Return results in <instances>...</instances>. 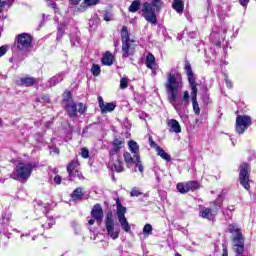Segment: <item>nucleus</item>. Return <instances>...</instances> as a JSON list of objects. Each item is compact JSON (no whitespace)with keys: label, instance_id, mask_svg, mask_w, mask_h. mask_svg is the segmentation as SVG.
<instances>
[{"label":"nucleus","instance_id":"obj_1","mask_svg":"<svg viewBox=\"0 0 256 256\" xmlns=\"http://www.w3.org/2000/svg\"><path fill=\"white\" fill-rule=\"evenodd\" d=\"M181 89H183V78L181 77V73L172 70L168 74L166 93L169 103H171L177 112H179V107L177 106V97Z\"/></svg>","mask_w":256,"mask_h":256},{"label":"nucleus","instance_id":"obj_2","mask_svg":"<svg viewBox=\"0 0 256 256\" xmlns=\"http://www.w3.org/2000/svg\"><path fill=\"white\" fill-rule=\"evenodd\" d=\"M15 45L20 51L21 55L18 57L13 56L10 58V63H21V61H25L29 54L33 51V36L29 33H21L15 37Z\"/></svg>","mask_w":256,"mask_h":256},{"label":"nucleus","instance_id":"obj_3","mask_svg":"<svg viewBox=\"0 0 256 256\" xmlns=\"http://www.w3.org/2000/svg\"><path fill=\"white\" fill-rule=\"evenodd\" d=\"M37 167L33 162H19L10 174L11 179L15 181H27L31 177V173Z\"/></svg>","mask_w":256,"mask_h":256},{"label":"nucleus","instance_id":"obj_4","mask_svg":"<svg viewBox=\"0 0 256 256\" xmlns=\"http://www.w3.org/2000/svg\"><path fill=\"white\" fill-rule=\"evenodd\" d=\"M161 7H163L162 0H152L151 3L144 2L142 5L144 19L152 25H157V14H155V11H161Z\"/></svg>","mask_w":256,"mask_h":256},{"label":"nucleus","instance_id":"obj_5","mask_svg":"<svg viewBox=\"0 0 256 256\" xmlns=\"http://www.w3.org/2000/svg\"><path fill=\"white\" fill-rule=\"evenodd\" d=\"M185 71L190 84L193 111L195 115H200L201 108H199V103L197 102V82L195 81V74H193L191 65L185 66Z\"/></svg>","mask_w":256,"mask_h":256},{"label":"nucleus","instance_id":"obj_6","mask_svg":"<svg viewBox=\"0 0 256 256\" xmlns=\"http://www.w3.org/2000/svg\"><path fill=\"white\" fill-rule=\"evenodd\" d=\"M121 39H122V52L123 57H131L133 53H135V50L129 46V42L131 41V37L129 35V30L127 29V26H123L120 32Z\"/></svg>","mask_w":256,"mask_h":256},{"label":"nucleus","instance_id":"obj_7","mask_svg":"<svg viewBox=\"0 0 256 256\" xmlns=\"http://www.w3.org/2000/svg\"><path fill=\"white\" fill-rule=\"evenodd\" d=\"M253 125V120L251 119V116L249 115H238L236 117V133L239 135H243L245 133V130L250 126Z\"/></svg>","mask_w":256,"mask_h":256},{"label":"nucleus","instance_id":"obj_8","mask_svg":"<svg viewBox=\"0 0 256 256\" xmlns=\"http://www.w3.org/2000/svg\"><path fill=\"white\" fill-rule=\"evenodd\" d=\"M64 99H63V105L65 107V110L67 111V114L71 118L77 117V104L73 102V99L71 98V92L66 91L64 92Z\"/></svg>","mask_w":256,"mask_h":256},{"label":"nucleus","instance_id":"obj_9","mask_svg":"<svg viewBox=\"0 0 256 256\" xmlns=\"http://www.w3.org/2000/svg\"><path fill=\"white\" fill-rule=\"evenodd\" d=\"M105 225L108 237L114 241L115 239H119V233H121V229H119V227H115V222L111 216H107Z\"/></svg>","mask_w":256,"mask_h":256},{"label":"nucleus","instance_id":"obj_10","mask_svg":"<svg viewBox=\"0 0 256 256\" xmlns=\"http://www.w3.org/2000/svg\"><path fill=\"white\" fill-rule=\"evenodd\" d=\"M240 184L244 189L249 191L251 186L249 185V164L243 163L240 166Z\"/></svg>","mask_w":256,"mask_h":256},{"label":"nucleus","instance_id":"obj_11","mask_svg":"<svg viewBox=\"0 0 256 256\" xmlns=\"http://www.w3.org/2000/svg\"><path fill=\"white\" fill-rule=\"evenodd\" d=\"M227 33V28L222 27L220 31L213 30L210 34V41L216 46L221 47V42L225 41V34Z\"/></svg>","mask_w":256,"mask_h":256},{"label":"nucleus","instance_id":"obj_12","mask_svg":"<svg viewBox=\"0 0 256 256\" xmlns=\"http://www.w3.org/2000/svg\"><path fill=\"white\" fill-rule=\"evenodd\" d=\"M67 172L69 174V178L71 181L75 179V177H78V179L83 178V174L79 171V161L73 160L68 166H67Z\"/></svg>","mask_w":256,"mask_h":256},{"label":"nucleus","instance_id":"obj_13","mask_svg":"<svg viewBox=\"0 0 256 256\" xmlns=\"http://www.w3.org/2000/svg\"><path fill=\"white\" fill-rule=\"evenodd\" d=\"M125 147V140L120 138H115L112 142V148L109 151V155L112 159H115V157L119 156V152L121 149Z\"/></svg>","mask_w":256,"mask_h":256},{"label":"nucleus","instance_id":"obj_14","mask_svg":"<svg viewBox=\"0 0 256 256\" xmlns=\"http://www.w3.org/2000/svg\"><path fill=\"white\" fill-rule=\"evenodd\" d=\"M176 187L179 193H189V191H195V189H198L199 183L197 181H189L186 183H178Z\"/></svg>","mask_w":256,"mask_h":256},{"label":"nucleus","instance_id":"obj_15","mask_svg":"<svg viewBox=\"0 0 256 256\" xmlns=\"http://www.w3.org/2000/svg\"><path fill=\"white\" fill-rule=\"evenodd\" d=\"M98 103L102 114L111 113V111H115V103H105V101H103V97L101 96L98 97Z\"/></svg>","mask_w":256,"mask_h":256},{"label":"nucleus","instance_id":"obj_16","mask_svg":"<svg viewBox=\"0 0 256 256\" xmlns=\"http://www.w3.org/2000/svg\"><path fill=\"white\" fill-rule=\"evenodd\" d=\"M109 166L114 167V171H116V173H123L125 170V168H123V161H121V156L114 157V159L110 157Z\"/></svg>","mask_w":256,"mask_h":256},{"label":"nucleus","instance_id":"obj_17","mask_svg":"<svg viewBox=\"0 0 256 256\" xmlns=\"http://www.w3.org/2000/svg\"><path fill=\"white\" fill-rule=\"evenodd\" d=\"M36 83L37 79L31 76L22 77L20 80L16 81V85H18V87H33Z\"/></svg>","mask_w":256,"mask_h":256},{"label":"nucleus","instance_id":"obj_18","mask_svg":"<svg viewBox=\"0 0 256 256\" xmlns=\"http://www.w3.org/2000/svg\"><path fill=\"white\" fill-rule=\"evenodd\" d=\"M91 215L100 224L103 221V208L101 207V205H94L91 211Z\"/></svg>","mask_w":256,"mask_h":256},{"label":"nucleus","instance_id":"obj_19","mask_svg":"<svg viewBox=\"0 0 256 256\" xmlns=\"http://www.w3.org/2000/svg\"><path fill=\"white\" fill-rule=\"evenodd\" d=\"M116 209H117V215L118 219L126 218L125 214L127 213V208L121 204V200L119 198L116 200Z\"/></svg>","mask_w":256,"mask_h":256},{"label":"nucleus","instance_id":"obj_20","mask_svg":"<svg viewBox=\"0 0 256 256\" xmlns=\"http://www.w3.org/2000/svg\"><path fill=\"white\" fill-rule=\"evenodd\" d=\"M167 125L171 128L172 133H181V125L179 124V121L170 119L167 121Z\"/></svg>","mask_w":256,"mask_h":256},{"label":"nucleus","instance_id":"obj_21","mask_svg":"<svg viewBox=\"0 0 256 256\" xmlns=\"http://www.w3.org/2000/svg\"><path fill=\"white\" fill-rule=\"evenodd\" d=\"M64 77V73L57 74L48 81L47 87H55V85H58V83H61V81H63Z\"/></svg>","mask_w":256,"mask_h":256},{"label":"nucleus","instance_id":"obj_22","mask_svg":"<svg viewBox=\"0 0 256 256\" xmlns=\"http://www.w3.org/2000/svg\"><path fill=\"white\" fill-rule=\"evenodd\" d=\"M114 61L115 56H113L109 51H107L101 58L102 65H113Z\"/></svg>","mask_w":256,"mask_h":256},{"label":"nucleus","instance_id":"obj_23","mask_svg":"<svg viewBox=\"0 0 256 256\" xmlns=\"http://www.w3.org/2000/svg\"><path fill=\"white\" fill-rule=\"evenodd\" d=\"M128 147L133 154L134 159H137V157H139V144L133 140H130L128 142Z\"/></svg>","mask_w":256,"mask_h":256},{"label":"nucleus","instance_id":"obj_24","mask_svg":"<svg viewBox=\"0 0 256 256\" xmlns=\"http://www.w3.org/2000/svg\"><path fill=\"white\" fill-rule=\"evenodd\" d=\"M172 8L177 13H183V9H185V3L183 0H174L172 3Z\"/></svg>","mask_w":256,"mask_h":256},{"label":"nucleus","instance_id":"obj_25","mask_svg":"<svg viewBox=\"0 0 256 256\" xmlns=\"http://www.w3.org/2000/svg\"><path fill=\"white\" fill-rule=\"evenodd\" d=\"M118 221L123 231H125V233H131V225H129L127 218H118Z\"/></svg>","mask_w":256,"mask_h":256},{"label":"nucleus","instance_id":"obj_26","mask_svg":"<svg viewBox=\"0 0 256 256\" xmlns=\"http://www.w3.org/2000/svg\"><path fill=\"white\" fill-rule=\"evenodd\" d=\"M139 9H141V0H134L128 8L130 13H137Z\"/></svg>","mask_w":256,"mask_h":256},{"label":"nucleus","instance_id":"obj_27","mask_svg":"<svg viewBox=\"0 0 256 256\" xmlns=\"http://www.w3.org/2000/svg\"><path fill=\"white\" fill-rule=\"evenodd\" d=\"M156 152H157V155L161 157V159H164V161H167V162L171 161V155L165 152V150H163L162 148H157Z\"/></svg>","mask_w":256,"mask_h":256},{"label":"nucleus","instance_id":"obj_28","mask_svg":"<svg viewBox=\"0 0 256 256\" xmlns=\"http://www.w3.org/2000/svg\"><path fill=\"white\" fill-rule=\"evenodd\" d=\"M100 0H84V2L80 5L81 9H87V7H93L94 5H98Z\"/></svg>","mask_w":256,"mask_h":256},{"label":"nucleus","instance_id":"obj_29","mask_svg":"<svg viewBox=\"0 0 256 256\" xmlns=\"http://www.w3.org/2000/svg\"><path fill=\"white\" fill-rule=\"evenodd\" d=\"M83 198V188H77L72 193L73 201H79V199Z\"/></svg>","mask_w":256,"mask_h":256},{"label":"nucleus","instance_id":"obj_30","mask_svg":"<svg viewBox=\"0 0 256 256\" xmlns=\"http://www.w3.org/2000/svg\"><path fill=\"white\" fill-rule=\"evenodd\" d=\"M200 217L202 219H208L209 221H211V217H213V214L211 213V209L209 208H204L201 212H200Z\"/></svg>","mask_w":256,"mask_h":256},{"label":"nucleus","instance_id":"obj_31","mask_svg":"<svg viewBox=\"0 0 256 256\" xmlns=\"http://www.w3.org/2000/svg\"><path fill=\"white\" fill-rule=\"evenodd\" d=\"M124 161L125 163L129 166V165H133V163H135V158H133V156H131V153L129 152H124Z\"/></svg>","mask_w":256,"mask_h":256},{"label":"nucleus","instance_id":"obj_32","mask_svg":"<svg viewBox=\"0 0 256 256\" xmlns=\"http://www.w3.org/2000/svg\"><path fill=\"white\" fill-rule=\"evenodd\" d=\"M145 56L146 65H155V56L151 53H147Z\"/></svg>","mask_w":256,"mask_h":256},{"label":"nucleus","instance_id":"obj_33","mask_svg":"<svg viewBox=\"0 0 256 256\" xmlns=\"http://www.w3.org/2000/svg\"><path fill=\"white\" fill-rule=\"evenodd\" d=\"M65 35V24H59L57 27V40L61 39Z\"/></svg>","mask_w":256,"mask_h":256},{"label":"nucleus","instance_id":"obj_34","mask_svg":"<svg viewBox=\"0 0 256 256\" xmlns=\"http://www.w3.org/2000/svg\"><path fill=\"white\" fill-rule=\"evenodd\" d=\"M151 233H153V226L151 224H146L143 227V235H145V237H149Z\"/></svg>","mask_w":256,"mask_h":256},{"label":"nucleus","instance_id":"obj_35","mask_svg":"<svg viewBox=\"0 0 256 256\" xmlns=\"http://www.w3.org/2000/svg\"><path fill=\"white\" fill-rule=\"evenodd\" d=\"M70 42H71L72 47H77V45H79V43H81V38H79V36H77V35H71Z\"/></svg>","mask_w":256,"mask_h":256},{"label":"nucleus","instance_id":"obj_36","mask_svg":"<svg viewBox=\"0 0 256 256\" xmlns=\"http://www.w3.org/2000/svg\"><path fill=\"white\" fill-rule=\"evenodd\" d=\"M91 72L95 77H98L101 73V67L99 65H93L91 68Z\"/></svg>","mask_w":256,"mask_h":256},{"label":"nucleus","instance_id":"obj_37","mask_svg":"<svg viewBox=\"0 0 256 256\" xmlns=\"http://www.w3.org/2000/svg\"><path fill=\"white\" fill-rule=\"evenodd\" d=\"M134 163H135L136 167L138 168V171L143 173L144 168H143V164L141 163V158L140 157L135 158V162Z\"/></svg>","mask_w":256,"mask_h":256},{"label":"nucleus","instance_id":"obj_38","mask_svg":"<svg viewBox=\"0 0 256 256\" xmlns=\"http://www.w3.org/2000/svg\"><path fill=\"white\" fill-rule=\"evenodd\" d=\"M128 85H129V79L122 78L120 80V89H127Z\"/></svg>","mask_w":256,"mask_h":256},{"label":"nucleus","instance_id":"obj_39","mask_svg":"<svg viewBox=\"0 0 256 256\" xmlns=\"http://www.w3.org/2000/svg\"><path fill=\"white\" fill-rule=\"evenodd\" d=\"M149 141V145L150 147H152V149H155L157 151V149H160L161 147H159V145H157V143L155 141H153V137H149L148 138Z\"/></svg>","mask_w":256,"mask_h":256},{"label":"nucleus","instance_id":"obj_40","mask_svg":"<svg viewBox=\"0 0 256 256\" xmlns=\"http://www.w3.org/2000/svg\"><path fill=\"white\" fill-rule=\"evenodd\" d=\"M104 21H113V13L106 11L103 15Z\"/></svg>","mask_w":256,"mask_h":256},{"label":"nucleus","instance_id":"obj_41","mask_svg":"<svg viewBox=\"0 0 256 256\" xmlns=\"http://www.w3.org/2000/svg\"><path fill=\"white\" fill-rule=\"evenodd\" d=\"M81 157H83V159H89V149L83 147L81 149Z\"/></svg>","mask_w":256,"mask_h":256},{"label":"nucleus","instance_id":"obj_42","mask_svg":"<svg viewBox=\"0 0 256 256\" xmlns=\"http://www.w3.org/2000/svg\"><path fill=\"white\" fill-rule=\"evenodd\" d=\"M9 51V46L8 45H3L0 47V57H3Z\"/></svg>","mask_w":256,"mask_h":256},{"label":"nucleus","instance_id":"obj_43","mask_svg":"<svg viewBox=\"0 0 256 256\" xmlns=\"http://www.w3.org/2000/svg\"><path fill=\"white\" fill-rule=\"evenodd\" d=\"M85 111H87V106H84L83 103H79L78 104V113H80V115H83V113H85Z\"/></svg>","mask_w":256,"mask_h":256},{"label":"nucleus","instance_id":"obj_44","mask_svg":"<svg viewBox=\"0 0 256 256\" xmlns=\"http://www.w3.org/2000/svg\"><path fill=\"white\" fill-rule=\"evenodd\" d=\"M130 195L131 197H139V195H141V192L137 188H134L132 189Z\"/></svg>","mask_w":256,"mask_h":256},{"label":"nucleus","instance_id":"obj_45","mask_svg":"<svg viewBox=\"0 0 256 256\" xmlns=\"http://www.w3.org/2000/svg\"><path fill=\"white\" fill-rule=\"evenodd\" d=\"M225 15H227V13H224V12H223V8L218 9V17H219L220 19H224V18H225Z\"/></svg>","mask_w":256,"mask_h":256},{"label":"nucleus","instance_id":"obj_46","mask_svg":"<svg viewBox=\"0 0 256 256\" xmlns=\"http://www.w3.org/2000/svg\"><path fill=\"white\" fill-rule=\"evenodd\" d=\"M15 0H4L3 2L5 3V5L7 6V9H9Z\"/></svg>","mask_w":256,"mask_h":256},{"label":"nucleus","instance_id":"obj_47","mask_svg":"<svg viewBox=\"0 0 256 256\" xmlns=\"http://www.w3.org/2000/svg\"><path fill=\"white\" fill-rule=\"evenodd\" d=\"M6 7L7 6L5 5V2L3 0H0V13H3Z\"/></svg>","mask_w":256,"mask_h":256},{"label":"nucleus","instance_id":"obj_48","mask_svg":"<svg viewBox=\"0 0 256 256\" xmlns=\"http://www.w3.org/2000/svg\"><path fill=\"white\" fill-rule=\"evenodd\" d=\"M183 101L185 103H189V92L188 91L184 92Z\"/></svg>","mask_w":256,"mask_h":256},{"label":"nucleus","instance_id":"obj_49","mask_svg":"<svg viewBox=\"0 0 256 256\" xmlns=\"http://www.w3.org/2000/svg\"><path fill=\"white\" fill-rule=\"evenodd\" d=\"M54 225L53 220H50L47 225L42 224V227H44L45 229H51V226Z\"/></svg>","mask_w":256,"mask_h":256},{"label":"nucleus","instance_id":"obj_50","mask_svg":"<svg viewBox=\"0 0 256 256\" xmlns=\"http://www.w3.org/2000/svg\"><path fill=\"white\" fill-rule=\"evenodd\" d=\"M54 183H56V185H61V176L56 175L54 177Z\"/></svg>","mask_w":256,"mask_h":256},{"label":"nucleus","instance_id":"obj_51","mask_svg":"<svg viewBox=\"0 0 256 256\" xmlns=\"http://www.w3.org/2000/svg\"><path fill=\"white\" fill-rule=\"evenodd\" d=\"M188 37H189L190 39H195V38L197 37V32H195V31L189 32V33H188Z\"/></svg>","mask_w":256,"mask_h":256},{"label":"nucleus","instance_id":"obj_52","mask_svg":"<svg viewBox=\"0 0 256 256\" xmlns=\"http://www.w3.org/2000/svg\"><path fill=\"white\" fill-rule=\"evenodd\" d=\"M225 82L229 89L233 87V82H231L228 77L225 78Z\"/></svg>","mask_w":256,"mask_h":256},{"label":"nucleus","instance_id":"obj_53","mask_svg":"<svg viewBox=\"0 0 256 256\" xmlns=\"http://www.w3.org/2000/svg\"><path fill=\"white\" fill-rule=\"evenodd\" d=\"M239 3L242 7H247V5H249V0H239Z\"/></svg>","mask_w":256,"mask_h":256},{"label":"nucleus","instance_id":"obj_54","mask_svg":"<svg viewBox=\"0 0 256 256\" xmlns=\"http://www.w3.org/2000/svg\"><path fill=\"white\" fill-rule=\"evenodd\" d=\"M81 0H69V5H79Z\"/></svg>","mask_w":256,"mask_h":256},{"label":"nucleus","instance_id":"obj_55","mask_svg":"<svg viewBox=\"0 0 256 256\" xmlns=\"http://www.w3.org/2000/svg\"><path fill=\"white\" fill-rule=\"evenodd\" d=\"M47 23V18H45V14L42 15V21L40 22L39 27H43Z\"/></svg>","mask_w":256,"mask_h":256},{"label":"nucleus","instance_id":"obj_56","mask_svg":"<svg viewBox=\"0 0 256 256\" xmlns=\"http://www.w3.org/2000/svg\"><path fill=\"white\" fill-rule=\"evenodd\" d=\"M222 256H229V253L227 252V248L223 249V254Z\"/></svg>","mask_w":256,"mask_h":256},{"label":"nucleus","instance_id":"obj_57","mask_svg":"<svg viewBox=\"0 0 256 256\" xmlns=\"http://www.w3.org/2000/svg\"><path fill=\"white\" fill-rule=\"evenodd\" d=\"M51 7H52V9H57V3H55V2L51 3Z\"/></svg>","mask_w":256,"mask_h":256},{"label":"nucleus","instance_id":"obj_58","mask_svg":"<svg viewBox=\"0 0 256 256\" xmlns=\"http://www.w3.org/2000/svg\"><path fill=\"white\" fill-rule=\"evenodd\" d=\"M88 223H89V225H94V224H95V220L90 219V220L88 221Z\"/></svg>","mask_w":256,"mask_h":256},{"label":"nucleus","instance_id":"obj_59","mask_svg":"<svg viewBox=\"0 0 256 256\" xmlns=\"http://www.w3.org/2000/svg\"><path fill=\"white\" fill-rule=\"evenodd\" d=\"M147 67H148V69H152V71H153L155 69V67H157V66H155V65L154 66L148 65Z\"/></svg>","mask_w":256,"mask_h":256},{"label":"nucleus","instance_id":"obj_60","mask_svg":"<svg viewBox=\"0 0 256 256\" xmlns=\"http://www.w3.org/2000/svg\"><path fill=\"white\" fill-rule=\"evenodd\" d=\"M114 47H119V41L114 42Z\"/></svg>","mask_w":256,"mask_h":256},{"label":"nucleus","instance_id":"obj_61","mask_svg":"<svg viewBox=\"0 0 256 256\" xmlns=\"http://www.w3.org/2000/svg\"><path fill=\"white\" fill-rule=\"evenodd\" d=\"M0 21H5V17L4 16H0Z\"/></svg>","mask_w":256,"mask_h":256},{"label":"nucleus","instance_id":"obj_62","mask_svg":"<svg viewBox=\"0 0 256 256\" xmlns=\"http://www.w3.org/2000/svg\"><path fill=\"white\" fill-rule=\"evenodd\" d=\"M185 65H190V63L187 59H185Z\"/></svg>","mask_w":256,"mask_h":256},{"label":"nucleus","instance_id":"obj_63","mask_svg":"<svg viewBox=\"0 0 256 256\" xmlns=\"http://www.w3.org/2000/svg\"><path fill=\"white\" fill-rule=\"evenodd\" d=\"M93 23H95V20H90V21H89V25H91V24H93Z\"/></svg>","mask_w":256,"mask_h":256},{"label":"nucleus","instance_id":"obj_64","mask_svg":"<svg viewBox=\"0 0 256 256\" xmlns=\"http://www.w3.org/2000/svg\"><path fill=\"white\" fill-rule=\"evenodd\" d=\"M175 256H181V254H179V253H176V255Z\"/></svg>","mask_w":256,"mask_h":256}]
</instances>
